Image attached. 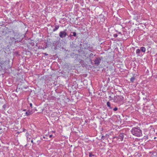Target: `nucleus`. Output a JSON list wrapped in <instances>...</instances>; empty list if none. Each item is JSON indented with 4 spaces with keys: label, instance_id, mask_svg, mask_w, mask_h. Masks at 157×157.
<instances>
[{
    "label": "nucleus",
    "instance_id": "nucleus-1",
    "mask_svg": "<svg viewBox=\"0 0 157 157\" xmlns=\"http://www.w3.org/2000/svg\"><path fill=\"white\" fill-rule=\"evenodd\" d=\"M86 50H76L78 51L79 54V56H81L82 58L85 60L91 61V59L89 57V53L85 51Z\"/></svg>",
    "mask_w": 157,
    "mask_h": 157
},
{
    "label": "nucleus",
    "instance_id": "nucleus-2",
    "mask_svg": "<svg viewBox=\"0 0 157 157\" xmlns=\"http://www.w3.org/2000/svg\"><path fill=\"white\" fill-rule=\"evenodd\" d=\"M131 132L133 135L137 137H140L142 135V130L139 127L132 128Z\"/></svg>",
    "mask_w": 157,
    "mask_h": 157
},
{
    "label": "nucleus",
    "instance_id": "nucleus-3",
    "mask_svg": "<svg viewBox=\"0 0 157 157\" xmlns=\"http://www.w3.org/2000/svg\"><path fill=\"white\" fill-rule=\"evenodd\" d=\"M124 99V97L122 95H116L113 98V100L115 102H118L122 101Z\"/></svg>",
    "mask_w": 157,
    "mask_h": 157
},
{
    "label": "nucleus",
    "instance_id": "nucleus-4",
    "mask_svg": "<svg viewBox=\"0 0 157 157\" xmlns=\"http://www.w3.org/2000/svg\"><path fill=\"white\" fill-rule=\"evenodd\" d=\"M103 58L102 57H96L94 60V64L97 66H98L100 63Z\"/></svg>",
    "mask_w": 157,
    "mask_h": 157
},
{
    "label": "nucleus",
    "instance_id": "nucleus-5",
    "mask_svg": "<svg viewBox=\"0 0 157 157\" xmlns=\"http://www.w3.org/2000/svg\"><path fill=\"white\" fill-rule=\"evenodd\" d=\"M125 134L124 133L120 132L117 136H116L113 138H116L117 140H120L122 141L124 139V135Z\"/></svg>",
    "mask_w": 157,
    "mask_h": 157
},
{
    "label": "nucleus",
    "instance_id": "nucleus-6",
    "mask_svg": "<svg viewBox=\"0 0 157 157\" xmlns=\"http://www.w3.org/2000/svg\"><path fill=\"white\" fill-rule=\"evenodd\" d=\"M64 30V31H61L59 32V37L62 38L65 37L67 35V33L65 32V30Z\"/></svg>",
    "mask_w": 157,
    "mask_h": 157
},
{
    "label": "nucleus",
    "instance_id": "nucleus-7",
    "mask_svg": "<svg viewBox=\"0 0 157 157\" xmlns=\"http://www.w3.org/2000/svg\"><path fill=\"white\" fill-rule=\"evenodd\" d=\"M90 61H88L87 62L86 60H85L83 59V62L82 63H80V64H81L83 67H88V62Z\"/></svg>",
    "mask_w": 157,
    "mask_h": 157
},
{
    "label": "nucleus",
    "instance_id": "nucleus-8",
    "mask_svg": "<svg viewBox=\"0 0 157 157\" xmlns=\"http://www.w3.org/2000/svg\"><path fill=\"white\" fill-rule=\"evenodd\" d=\"M78 56L76 57L75 59L74 62L75 63H77L79 62L80 63H82L83 62V60H82L81 59L78 57Z\"/></svg>",
    "mask_w": 157,
    "mask_h": 157
},
{
    "label": "nucleus",
    "instance_id": "nucleus-9",
    "mask_svg": "<svg viewBox=\"0 0 157 157\" xmlns=\"http://www.w3.org/2000/svg\"><path fill=\"white\" fill-rule=\"evenodd\" d=\"M15 39L13 37H10L9 40V43L10 44H12L15 43Z\"/></svg>",
    "mask_w": 157,
    "mask_h": 157
},
{
    "label": "nucleus",
    "instance_id": "nucleus-10",
    "mask_svg": "<svg viewBox=\"0 0 157 157\" xmlns=\"http://www.w3.org/2000/svg\"><path fill=\"white\" fill-rule=\"evenodd\" d=\"M136 53L138 56H142L144 55V53L141 52V50H136Z\"/></svg>",
    "mask_w": 157,
    "mask_h": 157
},
{
    "label": "nucleus",
    "instance_id": "nucleus-11",
    "mask_svg": "<svg viewBox=\"0 0 157 157\" xmlns=\"http://www.w3.org/2000/svg\"><path fill=\"white\" fill-rule=\"evenodd\" d=\"M2 59H3L0 58V71L2 69V65L5 62Z\"/></svg>",
    "mask_w": 157,
    "mask_h": 157
},
{
    "label": "nucleus",
    "instance_id": "nucleus-12",
    "mask_svg": "<svg viewBox=\"0 0 157 157\" xmlns=\"http://www.w3.org/2000/svg\"><path fill=\"white\" fill-rule=\"evenodd\" d=\"M71 56L72 57V58L75 59L76 57L78 56H79L78 54H75L74 53H71L70 54Z\"/></svg>",
    "mask_w": 157,
    "mask_h": 157
},
{
    "label": "nucleus",
    "instance_id": "nucleus-13",
    "mask_svg": "<svg viewBox=\"0 0 157 157\" xmlns=\"http://www.w3.org/2000/svg\"><path fill=\"white\" fill-rule=\"evenodd\" d=\"M33 113V112L32 111H29V110H28L27 111H26L25 113V115L26 116H29Z\"/></svg>",
    "mask_w": 157,
    "mask_h": 157
},
{
    "label": "nucleus",
    "instance_id": "nucleus-14",
    "mask_svg": "<svg viewBox=\"0 0 157 157\" xmlns=\"http://www.w3.org/2000/svg\"><path fill=\"white\" fill-rule=\"evenodd\" d=\"M150 153H151V157H157V152H150Z\"/></svg>",
    "mask_w": 157,
    "mask_h": 157
},
{
    "label": "nucleus",
    "instance_id": "nucleus-15",
    "mask_svg": "<svg viewBox=\"0 0 157 157\" xmlns=\"http://www.w3.org/2000/svg\"><path fill=\"white\" fill-rule=\"evenodd\" d=\"M59 25H56L55 26V28L53 30V31L55 32L59 28Z\"/></svg>",
    "mask_w": 157,
    "mask_h": 157
},
{
    "label": "nucleus",
    "instance_id": "nucleus-16",
    "mask_svg": "<svg viewBox=\"0 0 157 157\" xmlns=\"http://www.w3.org/2000/svg\"><path fill=\"white\" fill-rule=\"evenodd\" d=\"M107 105L109 109H113V108L111 106L110 103L109 101H108L107 102Z\"/></svg>",
    "mask_w": 157,
    "mask_h": 157
},
{
    "label": "nucleus",
    "instance_id": "nucleus-17",
    "mask_svg": "<svg viewBox=\"0 0 157 157\" xmlns=\"http://www.w3.org/2000/svg\"><path fill=\"white\" fill-rule=\"evenodd\" d=\"M116 117H117V121H118V122H121V119L120 118V116H119V115H117V116H116Z\"/></svg>",
    "mask_w": 157,
    "mask_h": 157
},
{
    "label": "nucleus",
    "instance_id": "nucleus-18",
    "mask_svg": "<svg viewBox=\"0 0 157 157\" xmlns=\"http://www.w3.org/2000/svg\"><path fill=\"white\" fill-rule=\"evenodd\" d=\"M135 78L134 76H133L130 78V81L132 82H133L134 81V80H135Z\"/></svg>",
    "mask_w": 157,
    "mask_h": 157
},
{
    "label": "nucleus",
    "instance_id": "nucleus-19",
    "mask_svg": "<svg viewBox=\"0 0 157 157\" xmlns=\"http://www.w3.org/2000/svg\"><path fill=\"white\" fill-rule=\"evenodd\" d=\"M95 155L92 154V152H89V156L90 157H92L93 156H94Z\"/></svg>",
    "mask_w": 157,
    "mask_h": 157
},
{
    "label": "nucleus",
    "instance_id": "nucleus-20",
    "mask_svg": "<svg viewBox=\"0 0 157 157\" xmlns=\"http://www.w3.org/2000/svg\"><path fill=\"white\" fill-rule=\"evenodd\" d=\"M113 110L114 111H116L118 110V108L117 107H115L113 109Z\"/></svg>",
    "mask_w": 157,
    "mask_h": 157
},
{
    "label": "nucleus",
    "instance_id": "nucleus-21",
    "mask_svg": "<svg viewBox=\"0 0 157 157\" xmlns=\"http://www.w3.org/2000/svg\"><path fill=\"white\" fill-rule=\"evenodd\" d=\"M93 55V54L92 53L89 54V57L90 58V57H92Z\"/></svg>",
    "mask_w": 157,
    "mask_h": 157
},
{
    "label": "nucleus",
    "instance_id": "nucleus-22",
    "mask_svg": "<svg viewBox=\"0 0 157 157\" xmlns=\"http://www.w3.org/2000/svg\"><path fill=\"white\" fill-rule=\"evenodd\" d=\"M109 100H113V98H112L111 96H109Z\"/></svg>",
    "mask_w": 157,
    "mask_h": 157
},
{
    "label": "nucleus",
    "instance_id": "nucleus-23",
    "mask_svg": "<svg viewBox=\"0 0 157 157\" xmlns=\"http://www.w3.org/2000/svg\"><path fill=\"white\" fill-rule=\"evenodd\" d=\"M6 107V104L2 106V108L5 109Z\"/></svg>",
    "mask_w": 157,
    "mask_h": 157
},
{
    "label": "nucleus",
    "instance_id": "nucleus-24",
    "mask_svg": "<svg viewBox=\"0 0 157 157\" xmlns=\"http://www.w3.org/2000/svg\"><path fill=\"white\" fill-rule=\"evenodd\" d=\"M146 50H141V52L144 53L145 52Z\"/></svg>",
    "mask_w": 157,
    "mask_h": 157
},
{
    "label": "nucleus",
    "instance_id": "nucleus-25",
    "mask_svg": "<svg viewBox=\"0 0 157 157\" xmlns=\"http://www.w3.org/2000/svg\"><path fill=\"white\" fill-rule=\"evenodd\" d=\"M37 143L38 145H39L40 144V143H41V141L40 140H38L37 141Z\"/></svg>",
    "mask_w": 157,
    "mask_h": 157
},
{
    "label": "nucleus",
    "instance_id": "nucleus-26",
    "mask_svg": "<svg viewBox=\"0 0 157 157\" xmlns=\"http://www.w3.org/2000/svg\"><path fill=\"white\" fill-rule=\"evenodd\" d=\"M101 139L103 140H104V139H105V136H102L101 137Z\"/></svg>",
    "mask_w": 157,
    "mask_h": 157
},
{
    "label": "nucleus",
    "instance_id": "nucleus-27",
    "mask_svg": "<svg viewBox=\"0 0 157 157\" xmlns=\"http://www.w3.org/2000/svg\"><path fill=\"white\" fill-rule=\"evenodd\" d=\"M73 36H76V33L75 32H74L73 33Z\"/></svg>",
    "mask_w": 157,
    "mask_h": 157
},
{
    "label": "nucleus",
    "instance_id": "nucleus-28",
    "mask_svg": "<svg viewBox=\"0 0 157 157\" xmlns=\"http://www.w3.org/2000/svg\"><path fill=\"white\" fill-rule=\"evenodd\" d=\"M114 37H116L117 36V34H115L113 35Z\"/></svg>",
    "mask_w": 157,
    "mask_h": 157
},
{
    "label": "nucleus",
    "instance_id": "nucleus-29",
    "mask_svg": "<svg viewBox=\"0 0 157 157\" xmlns=\"http://www.w3.org/2000/svg\"><path fill=\"white\" fill-rule=\"evenodd\" d=\"M29 105H30V107H31V108H32V103H30V104H29Z\"/></svg>",
    "mask_w": 157,
    "mask_h": 157
},
{
    "label": "nucleus",
    "instance_id": "nucleus-30",
    "mask_svg": "<svg viewBox=\"0 0 157 157\" xmlns=\"http://www.w3.org/2000/svg\"><path fill=\"white\" fill-rule=\"evenodd\" d=\"M26 130H27L26 129H25V128H23L22 132H25V131H26Z\"/></svg>",
    "mask_w": 157,
    "mask_h": 157
},
{
    "label": "nucleus",
    "instance_id": "nucleus-31",
    "mask_svg": "<svg viewBox=\"0 0 157 157\" xmlns=\"http://www.w3.org/2000/svg\"><path fill=\"white\" fill-rule=\"evenodd\" d=\"M31 142L33 144H34L35 143L33 142V140L32 139L31 140Z\"/></svg>",
    "mask_w": 157,
    "mask_h": 157
},
{
    "label": "nucleus",
    "instance_id": "nucleus-32",
    "mask_svg": "<svg viewBox=\"0 0 157 157\" xmlns=\"http://www.w3.org/2000/svg\"><path fill=\"white\" fill-rule=\"evenodd\" d=\"M30 139L31 138H28V137H27V140L28 141H29V140H30Z\"/></svg>",
    "mask_w": 157,
    "mask_h": 157
},
{
    "label": "nucleus",
    "instance_id": "nucleus-33",
    "mask_svg": "<svg viewBox=\"0 0 157 157\" xmlns=\"http://www.w3.org/2000/svg\"><path fill=\"white\" fill-rule=\"evenodd\" d=\"M52 134H51V135H49V137L50 138H51V137H52Z\"/></svg>",
    "mask_w": 157,
    "mask_h": 157
},
{
    "label": "nucleus",
    "instance_id": "nucleus-34",
    "mask_svg": "<svg viewBox=\"0 0 157 157\" xmlns=\"http://www.w3.org/2000/svg\"><path fill=\"white\" fill-rule=\"evenodd\" d=\"M109 135H107V134H106L105 135V138H107V136H108Z\"/></svg>",
    "mask_w": 157,
    "mask_h": 157
},
{
    "label": "nucleus",
    "instance_id": "nucleus-35",
    "mask_svg": "<svg viewBox=\"0 0 157 157\" xmlns=\"http://www.w3.org/2000/svg\"><path fill=\"white\" fill-rule=\"evenodd\" d=\"M144 100H146L147 101H148V99H147L146 98H143Z\"/></svg>",
    "mask_w": 157,
    "mask_h": 157
},
{
    "label": "nucleus",
    "instance_id": "nucleus-36",
    "mask_svg": "<svg viewBox=\"0 0 157 157\" xmlns=\"http://www.w3.org/2000/svg\"><path fill=\"white\" fill-rule=\"evenodd\" d=\"M144 48L145 49V48L144 47H141L140 49H144Z\"/></svg>",
    "mask_w": 157,
    "mask_h": 157
},
{
    "label": "nucleus",
    "instance_id": "nucleus-37",
    "mask_svg": "<svg viewBox=\"0 0 157 157\" xmlns=\"http://www.w3.org/2000/svg\"><path fill=\"white\" fill-rule=\"evenodd\" d=\"M44 55H45V56H47V55H48V54H47V53H44Z\"/></svg>",
    "mask_w": 157,
    "mask_h": 157
},
{
    "label": "nucleus",
    "instance_id": "nucleus-38",
    "mask_svg": "<svg viewBox=\"0 0 157 157\" xmlns=\"http://www.w3.org/2000/svg\"><path fill=\"white\" fill-rule=\"evenodd\" d=\"M26 134L27 135H29V132H26Z\"/></svg>",
    "mask_w": 157,
    "mask_h": 157
},
{
    "label": "nucleus",
    "instance_id": "nucleus-39",
    "mask_svg": "<svg viewBox=\"0 0 157 157\" xmlns=\"http://www.w3.org/2000/svg\"><path fill=\"white\" fill-rule=\"evenodd\" d=\"M73 83L75 85V84L76 83V82L75 81Z\"/></svg>",
    "mask_w": 157,
    "mask_h": 157
},
{
    "label": "nucleus",
    "instance_id": "nucleus-40",
    "mask_svg": "<svg viewBox=\"0 0 157 157\" xmlns=\"http://www.w3.org/2000/svg\"><path fill=\"white\" fill-rule=\"evenodd\" d=\"M16 53L17 55H18V52H16Z\"/></svg>",
    "mask_w": 157,
    "mask_h": 157
},
{
    "label": "nucleus",
    "instance_id": "nucleus-41",
    "mask_svg": "<svg viewBox=\"0 0 157 157\" xmlns=\"http://www.w3.org/2000/svg\"><path fill=\"white\" fill-rule=\"evenodd\" d=\"M85 122L86 123H87V120L85 121Z\"/></svg>",
    "mask_w": 157,
    "mask_h": 157
},
{
    "label": "nucleus",
    "instance_id": "nucleus-42",
    "mask_svg": "<svg viewBox=\"0 0 157 157\" xmlns=\"http://www.w3.org/2000/svg\"><path fill=\"white\" fill-rule=\"evenodd\" d=\"M43 138L44 139H45V136H43Z\"/></svg>",
    "mask_w": 157,
    "mask_h": 157
},
{
    "label": "nucleus",
    "instance_id": "nucleus-43",
    "mask_svg": "<svg viewBox=\"0 0 157 157\" xmlns=\"http://www.w3.org/2000/svg\"><path fill=\"white\" fill-rule=\"evenodd\" d=\"M26 111V109H24L23 110V111Z\"/></svg>",
    "mask_w": 157,
    "mask_h": 157
},
{
    "label": "nucleus",
    "instance_id": "nucleus-44",
    "mask_svg": "<svg viewBox=\"0 0 157 157\" xmlns=\"http://www.w3.org/2000/svg\"><path fill=\"white\" fill-rule=\"evenodd\" d=\"M48 136V134H46V136Z\"/></svg>",
    "mask_w": 157,
    "mask_h": 157
},
{
    "label": "nucleus",
    "instance_id": "nucleus-45",
    "mask_svg": "<svg viewBox=\"0 0 157 157\" xmlns=\"http://www.w3.org/2000/svg\"><path fill=\"white\" fill-rule=\"evenodd\" d=\"M35 139H36V138H33L32 139L33 140V139L34 140H35Z\"/></svg>",
    "mask_w": 157,
    "mask_h": 157
},
{
    "label": "nucleus",
    "instance_id": "nucleus-46",
    "mask_svg": "<svg viewBox=\"0 0 157 157\" xmlns=\"http://www.w3.org/2000/svg\"><path fill=\"white\" fill-rule=\"evenodd\" d=\"M66 50V51H68V50Z\"/></svg>",
    "mask_w": 157,
    "mask_h": 157
},
{
    "label": "nucleus",
    "instance_id": "nucleus-47",
    "mask_svg": "<svg viewBox=\"0 0 157 157\" xmlns=\"http://www.w3.org/2000/svg\"><path fill=\"white\" fill-rule=\"evenodd\" d=\"M105 51H107V50H106V49H105L104 50Z\"/></svg>",
    "mask_w": 157,
    "mask_h": 157
},
{
    "label": "nucleus",
    "instance_id": "nucleus-48",
    "mask_svg": "<svg viewBox=\"0 0 157 157\" xmlns=\"http://www.w3.org/2000/svg\"><path fill=\"white\" fill-rule=\"evenodd\" d=\"M27 50V51H25V52H27V51H27V50Z\"/></svg>",
    "mask_w": 157,
    "mask_h": 157
},
{
    "label": "nucleus",
    "instance_id": "nucleus-49",
    "mask_svg": "<svg viewBox=\"0 0 157 157\" xmlns=\"http://www.w3.org/2000/svg\"><path fill=\"white\" fill-rule=\"evenodd\" d=\"M41 140H43V139L42 138H41Z\"/></svg>",
    "mask_w": 157,
    "mask_h": 157
},
{
    "label": "nucleus",
    "instance_id": "nucleus-50",
    "mask_svg": "<svg viewBox=\"0 0 157 157\" xmlns=\"http://www.w3.org/2000/svg\"><path fill=\"white\" fill-rule=\"evenodd\" d=\"M149 52V51H148L147 52Z\"/></svg>",
    "mask_w": 157,
    "mask_h": 157
},
{
    "label": "nucleus",
    "instance_id": "nucleus-51",
    "mask_svg": "<svg viewBox=\"0 0 157 157\" xmlns=\"http://www.w3.org/2000/svg\"><path fill=\"white\" fill-rule=\"evenodd\" d=\"M25 89H26V87H25Z\"/></svg>",
    "mask_w": 157,
    "mask_h": 157
}]
</instances>
